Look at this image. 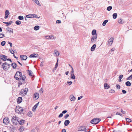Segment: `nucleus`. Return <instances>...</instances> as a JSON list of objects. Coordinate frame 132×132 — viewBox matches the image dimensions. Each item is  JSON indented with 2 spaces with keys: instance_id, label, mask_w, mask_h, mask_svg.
Returning <instances> with one entry per match:
<instances>
[{
  "instance_id": "473e14b6",
  "label": "nucleus",
  "mask_w": 132,
  "mask_h": 132,
  "mask_svg": "<svg viewBox=\"0 0 132 132\" xmlns=\"http://www.w3.org/2000/svg\"><path fill=\"white\" fill-rule=\"evenodd\" d=\"M117 16V13H114L113 14V19H116V18Z\"/></svg>"
},
{
  "instance_id": "4c0bfd02",
  "label": "nucleus",
  "mask_w": 132,
  "mask_h": 132,
  "mask_svg": "<svg viewBox=\"0 0 132 132\" xmlns=\"http://www.w3.org/2000/svg\"><path fill=\"white\" fill-rule=\"evenodd\" d=\"M125 118L127 121V122H130L131 121V120L129 118Z\"/></svg>"
},
{
  "instance_id": "de8ad7c7",
  "label": "nucleus",
  "mask_w": 132,
  "mask_h": 132,
  "mask_svg": "<svg viewBox=\"0 0 132 132\" xmlns=\"http://www.w3.org/2000/svg\"><path fill=\"white\" fill-rule=\"evenodd\" d=\"M67 84H69V86H70L71 85V84H72V82L71 81H67Z\"/></svg>"
},
{
  "instance_id": "37998d69",
  "label": "nucleus",
  "mask_w": 132,
  "mask_h": 132,
  "mask_svg": "<svg viewBox=\"0 0 132 132\" xmlns=\"http://www.w3.org/2000/svg\"><path fill=\"white\" fill-rule=\"evenodd\" d=\"M28 115L29 117H31L32 116V112L30 111L28 113Z\"/></svg>"
},
{
  "instance_id": "2eb2a0df",
  "label": "nucleus",
  "mask_w": 132,
  "mask_h": 132,
  "mask_svg": "<svg viewBox=\"0 0 132 132\" xmlns=\"http://www.w3.org/2000/svg\"><path fill=\"white\" fill-rule=\"evenodd\" d=\"M70 100L72 101H74L76 99L75 97L73 95H71L70 96Z\"/></svg>"
},
{
  "instance_id": "5fc2aeb1",
  "label": "nucleus",
  "mask_w": 132,
  "mask_h": 132,
  "mask_svg": "<svg viewBox=\"0 0 132 132\" xmlns=\"http://www.w3.org/2000/svg\"><path fill=\"white\" fill-rule=\"evenodd\" d=\"M116 87L118 89H120V86L119 85H118V84L116 86Z\"/></svg>"
},
{
  "instance_id": "4d7b16f0",
  "label": "nucleus",
  "mask_w": 132,
  "mask_h": 132,
  "mask_svg": "<svg viewBox=\"0 0 132 132\" xmlns=\"http://www.w3.org/2000/svg\"><path fill=\"white\" fill-rule=\"evenodd\" d=\"M63 116V114L62 113H60L59 116L58 117L59 118L62 117Z\"/></svg>"
},
{
  "instance_id": "6e6d98bb",
  "label": "nucleus",
  "mask_w": 132,
  "mask_h": 132,
  "mask_svg": "<svg viewBox=\"0 0 132 132\" xmlns=\"http://www.w3.org/2000/svg\"><path fill=\"white\" fill-rule=\"evenodd\" d=\"M48 37H49L48 38H50V39H54V37H53V36H49Z\"/></svg>"
},
{
  "instance_id": "ea45409f",
  "label": "nucleus",
  "mask_w": 132,
  "mask_h": 132,
  "mask_svg": "<svg viewBox=\"0 0 132 132\" xmlns=\"http://www.w3.org/2000/svg\"><path fill=\"white\" fill-rule=\"evenodd\" d=\"M58 59L57 58V62L56 63V64L55 67V68H57L58 67Z\"/></svg>"
},
{
  "instance_id": "09e8293b",
  "label": "nucleus",
  "mask_w": 132,
  "mask_h": 132,
  "mask_svg": "<svg viewBox=\"0 0 132 132\" xmlns=\"http://www.w3.org/2000/svg\"><path fill=\"white\" fill-rule=\"evenodd\" d=\"M5 37L4 35L0 34V38H2Z\"/></svg>"
},
{
  "instance_id": "6e6552de",
  "label": "nucleus",
  "mask_w": 132,
  "mask_h": 132,
  "mask_svg": "<svg viewBox=\"0 0 132 132\" xmlns=\"http://www.w3.org/2000/svg\"><path fill=\"white\" fill-rule=\"evenodd\" d=\"M86 128L84 126H80L79 127L78 130L79 131H85V130Z\"/></svg>"
},
{
  "instance_id": "c85d7f7f",
  "label": "nucleus",
  "mask_w": 132,
  "mask_h": 132,
  "mask_svg": "<svg viewBox=\"0 0 132 132\" xmlns=\"http://www.w3.org/2000/svg\"><path fill=\"white\" fill-rule=\"evenodd\" d=\"M28 71H29V75L30 76H32L33 75V72L30 70H28Z\"/></svg>"
},
{
  "instance_id": "8fccbe9b",
  "label": "nucleus",
  "mask_w": 132,
  "mask_h": 132,
  "mask_svg": "<svg viewBox=\"0 0 132 132\" xmlns=\"http://www.w3.org/2000/svg\"><path fill=\"white\" fill-rule=\"evenodd\" d=\"M24 81L23 82H22V80H20V81L18 82V84L20 85H21L23 83H24Z\"/></svg>"
},
{
  "instance_id": "3c124183",
  "label": "nucleus",
  "mask_w": 132,
  "mask_h": 132,
  "mask_svg": "<svg viewBox=\"0 0 132 132\" xmlns=\"http://www.w3.org/2000/svg\"><path fill=\"white\" fill-rule=\"evenodd\" d=\"M33 16H34L33 18H39L40 17H38V16L36 14H33Z\"/></svg>"
},
{
  "instance_id": "393cba45",
  "label": "nucleus",
  "mask_w": 132,
  "mask_h": 132,
  "mask_svg": "<svg viewBox=\"0 0 132 132\" xmlns=\"http://www.w3.org/2000/svg\"><path fill=\"white\" fill-rule=\"evenodd\" d=\"M33 14H29L26 15V17L29 18H33Z\"/></svg>"
},
{
  "instance_id": "f03ea898",
  "label": "nucleus",
  "mask_w": 132,
  "mask_h": 132,
  "mask_svg": "<svg viewBox=\"0 0 132 132\" xmlns=\"http://www.w3.org/2000/svg\"><path fill=\"white\" fill-rule=\"evenodd\" d=\"M18 117L15 116H13L11 119V121L13 123L17 125L19 123V120Z\"/></svg>"
},
{
  "instance_id": "20e7f679",
  "label": "nucleus",
  "mask_w": 132,
  "mask_h": 132,
  "mask_svg": "<svg viewBox=\"0 0 132 132\" xmlns=\"http://www.w3.org/2000/svg\"><path fill=\"white\" fill-rule=\"evenodd\" d=\"M101 121L100 119L94 118L90 121V123L92 124H96L98 123Z\"/></svg>"
},
{
  "instance_id": "4468645a",
  "label": "nucleus",
  "mask_w": 132,
  "mask_h": 132,
  "mask_svg": "<svg viewBox=\"0 0 132 132\" xmlns=\"http://www.w3.org/2000/svg\"><path fill=\"white\" fill-rule=\"evenodd\" d=\"M20 58L21 60H26L27 58V56L25 55H21Z\"/></svg>"
},
{
  "instance_id": "c9c22d12",
  "label": "nucleus",
  "mask_w": 132,
  "mask_h": 132,
  "mask_svg": "<svg viewBox=\"0 0 132 132\" xmlns=\"http://www.w3.org/2000/svg\"><path fill=\"white\" fill-rule=\"evenodd\" d=\"M70 78L73 79H75V77L74 74H71V77Z\"/></svg>"
},
{
  "instance_id": "a878e982",
  "label": "nucleus",
  "mask_w": 132,
  "mask_h": 132,
  "mask_svg": "<svg viewBox=\"0 0 132 132\" xmlns=\"http://www.w3.org/2000/svg\"><path fill=\"white\" fill-rule=\"evenodd\" d=\"M118 22L119 24H122L123 23L124 21L123 19H120L118 20Z\"/></svg>"
},
{
  "instance_id": "bf43d9fd",
  "label": "nucleus",
  "mask_w": 132,
  "mask_h": 132,
  "mask_svg": "<svg viewBox=\"0 0 132 132\" xmlns=\"http://www.w3.org/2000/svg\"><path fill=\"white\" fill-rule=\"evenodd\" d=\"M123 76L122 75H120L119 76V79H121L123 77Z\"/></svg>"
},
{
  "instance_id": "338daca9",
  "label": "nucleus",
  "mask_w": 132,
  "mask_h": 132,
  "mask_svg": "<svg viewBox=\"0 0 132 132\" xmlns=\"http://www.w3.org/2000/svg\"><path fill=\"white\" fill-rule=\"evenodd\" d=\"M116 115L118 114V115H120V116H122V114H121L120 113H119V112H117V113H116Z\"/></svg>"
},
{
  "instance_id": "1a4fd4ad",
  "label": "nucleus",
  "mask_w": 132,
  "mask_h": 132,
  "mask_svg": "<svg viewBox=\"0 0 132 132\" xmlns=\"http://www.w3.org/2000/svg\"><path fill=\"white\" fill-rule=\"evenodd\" d=\"M9 122V119L7 117L5 118L3 120V123L7 125Z\"/></svg>"
},
{
  "instance_id": "bb28decb",
  "label": "nucleus",
  "mask_w": 132,
  "mask_h": 132,
  "mask_svg": "<svg viewBox=\"0 0 132 132\" xmlns=\"http://www.w3.org/2000/svg\"><path fill=\"white\" fill-rule=\"evenodd\" d=\"M25 121V120H21L19 122L20 125H23Z\"/></svg>"
},
{
  "instance_id": "f704fd0d",
  "label": "nucleus",
  "mask_w": 132,
  "mask_h": 132,
  "mask_svg": "<svg viewBox=\"0 0 132 132\" xmlns=\"http://www.w3.org/2000/svg\"><path fill=\"white\" fill-rule=\"evenodd\" d=\"M21 21L19 20H17L15 21V23L17 25H19L21 24Z\"/></svg>"
},
{
  "instance_id": "79ce46f5",
  "label": "nucleus",
  "mask_w": 132,
  "mask_h": 132,
  "mask_svg": "<svg viewBox=\"0 0 132 132\" xmlns=\"http://www.w3.org/2000/svg\"><path fill=\"white\" fill-rule=\"evenodd\" d=\"M112 8V7L111 6H110L108 7L107 8V10L108 11H110Z\"/></svg>"
},
{
  "instance_id": "72a5a7b5",
  "label": "nucleus",
  "mask_w": 132,
  "mask_h": 132,
  "mask_svg": "<svg viewBox=\"0 0 132 132\" xmlns=\"http://www.w3.org/2000/svg\"><path fill=\"white\" fill-rule=\"evenodd\" d=\"M39 28V26H36L34 28V29L35 30H38Z\"/></svg>"
},
{
  "instance_id": "13d9d810",
  "label": "nucleus",
  "mask_w": 132,
  "mask_h": 132,
  "mask_svg": "<svg viewBox=\"0 0 132 132\" xmlns=\"http://www.w3.org/2000/svg\"><path fill=\"white\" fill-rule=\"evenodd\" d=\"M122 92L124 94H126L127 93L126 91L124 90H122Z\"/></svg>"
},
{
  "instance_id": "7ed1b4c3",
  "label": "nucleus",
  "mask_w": 132,
  "mask_h": 132,
  "mask_svg": "<svg viewBox=\"0 0 132 132\" xmlns=\"http://www.w3.org/2000/svg\"><path fill=\"white\" fill-rule=\"evenodd\" d=\"M10 67V64H7L6 62L4 63L2 65V67L3 70L6 71L7 70H8Z\"/></svg>"
},
{
  "instance_id": "c03bdc74",
  "label": "nucleus",
  "mask_w": 132,
  "mask_h": 132,
  "mask_svg": "<svg viewBox=\"0 0 132 132\" xmlns=\"http://www.w3.org/2000/svg\"><path fill=\"white\" fill-rule=\"evenodd\" d=\"M132 79V74L127 78V80H129Z\"/></svg>"
},
{
  "instance_id": "69168bd1",
  "label": "nucleus",
  "mask_w": 132,
  "mask_h": 132,
  "mask_svg": "<svg viewBox=\"0 0 132 132\" xmlns=\"http://www.w3.org/2000/svg\"><path fill=\"white\" fill-rule=\"evenodd\" d=\"M121 112L123 114H125V113L126 112H125L123 111V110L122 109H121Z\"/></svg>"
},
{
  "instance_id": "b1692460",
  "label": "nucleus",
  "mask_w": 132,
  "mask_h": 132,
  "mask_svg": "<svg viewBox=\"0 0 132 132\" xmlns=\"http://www.w3.org/2000/svg\"><path fill=\"white\" fill-rule=\"evenodd\" d=\"M6 29L8 31L10 32H12V33H13V29H12L10 28L9 27H8L7 28H6Z\"/></svg>"
},
{
  "instance_id": "49530a36",
  "label": "nucleus",
  "mask_w": 132,
  "mask_h": 132,
  "mask_svg": "<svg viewBox=\"0 0 132 132\" xmlns=\"http://www.w3.org/2000/svg\"><path fill=\"white\" fill-rule=\"evenodd\" d=\"M5 43H6V42H5V41H3L2 42H1V45L2 46H3L5 45Z\"/></svg>"
},
{
  "instance_id": "a19ab883",
  "label": "nucleus",
  "mask_w": 132,
  "mask_h": 132,
  "mask_svg": "<svg viewBox=\"0 0 132 132\" xmlns=\"http://www.w3.org/2000/svg\"><path fill=\"white\" fill-rule=\"evenodd\" d=\"M18 19L20 20H23L24 18L22 16L20 15L18 17Z\"/></svg>"
},
{
  "instance_id": "ddd939ff",
  "label": "nucleus",
  "mask_w": 132,
  "mask_h": 132,
  "mask_svg": "<svg viewBox=\"0 0 132 132\" xmlns=\"http://www.w3.org/2000/svg\"><path fill=\"white\" fill-rule=\"evenodd\" d=\"M39 55L38 54H32L30 55L29 56L30 57H38Z\"/></svg>"
},
{
  "instance_id": "5701e85b",
  "label": "nucleus",
  "mask_w": 132,
  "mask_h": 132,
  "mask_svg": "<svg viewBox=\"0 0 132 132\" xmlns=\"http://www.w3.org/2000/svg\"><path fill=\"white\" fill-rule=\"evenodd\" d=\"M54 54H56V56H58L60 54L59 52V51H57V50H55L54 51V53H53Z\"/></svg>"
},
{
  "instance_id": "f8f14e48",
  "label": "nucleus",
  "mask_w": 132,
  "mask_h": 132,
  "mask_svg": "<svg viewBox=\"0 0 132 132\" xmlns=\"http://www.w3.org/2000/svg\"><path fill=\"white\" fill-rule=\"evenodd\" d=\"M10 14V13L8 10H6L5 11L4 18L6 19L7 18L9 15Z\"/></svg>"
},
{
  "instance_id": "cd10ccee",
  "label": "nucleus",
  "mask_w": 132,
  "mask_h": 132,
  "mask_svg": "<svg viewBox=\"0 0 132 132\" xmlns=\"http://www.w3.org/2000/svg\"><path fill=\"white\" fill-rule=\"evenodd\" d=\"M126 85L127 86H130L131 85V83L129 81H127L125 83Z\"/></svg>"
},
{
  "instance_id": "39448f33",
  "label": "nucleus",
  "mask_w": 132,
  "mask_h": 132,
  "mask_svg": "<svg viewBox=\"0 0 132 132\" xmlns=\"http://www.w3.org/2000/svg\"><path fill=\"white\" fill-rule=\"evenodd\" d=\"M28 91V88H25L24 89H21L20 92V94H21L23 96H24L27 94Z\"/></svg>"
},
{
  "instance_id": "052dcab7",
  "label": "nucleus",
  "mask_w": 132,
  "mask_h": 132,
  "mask_svg": "<svg viewBox=\"0 0 132 132\" xmlns=\"http://www.w3.org/2000/svg\"><path fill=\"white\" fill-rule=\"evenodd\" d=\"M56 23H61V20H57L56 21Z\"/></svg>"
},
{
  "instance_id": "680f3d73",
  "label": "nucleus",
  "mask_w": 132,
  "mask_h": 132,
  "mask_svg": "<svg viewBox=\"0 0 132 132\" xmlns=\"http://www.w3.org/2000/svg\"><path fill=\"white\" fill-rule=\"evenodd\" d=\"M10 52L12 54H14V51H13L12 50H10Z\"/></svg>"
},
{
  "instance_id": "58836bf2",
  "label": "nucleus",
  "mask_w": 132,
  "mask_h": 132,
  "mask_svg": "<svg viewBox=\"0 0 132 132\" xmlns=\"http://www.w3.org/2000/svg\"><path fill=\"white\" fill-rule=\"evenodd\" d=\"M7 23L6 25V26H7L9 25H10L11 23H12L13 22L12 21H10L9 22H7Z\"/></svg>"
},
{
  "instance_id": "e2e57ef3",
  "label": "nucleus",
  "mask_w": 132,
  "mask_h": 132,
  "mask_svg": "<svg viewBox=\"0 0 132 132\" xmlns=\"http://www.w3.org/2000/svg\"><path fill=\"white\" fill-rule=\"evenodd\" d=\"M67 112V111L66 110H64L62 111V114H65Z\"/></svg>"
},
{
  "instance_id": "0eeeda50",
  "label": "nucleus",
  "mask_w": 132,
  "mask_h": 132,
  "mask_svg": "<svg viewBox=\"0 0 132 132\" xmlns=\"http://www.w3.org/2000/svg\"><path fill=\"white\" fill-rule=\"evenodd\" d=\"M23 110L22 108H19L18 109H15V112L16 113H21L23 112Z\"/></svg>"
},
{
  "instance_id": "9b49d317",
  "label": "nucleus",
  "mask_w": 132,
  "mask_h": 132,
  "mask_svg": "<svg viewBox=\"0 0 132 132\" xmlns=\"http://www.w3.org/2000/svg\"><path fill=\"white\" fill-rule=\"evenodd\" d=\"M113 37H111L109 40L108 41V45L109 46H110L112 44L113 42Z\"/></svg>"
},
{
  "instance_id": "2f4dec72",
  "label": "nucleus",
  "mask_w": 132,
  "mask_h": 132,
  "mask_svg": "<svg viewBox=\"0 0 132 132\" xmlns=\"http://www.w3.org/2000/svg\"><path fill=\"white\" fill-rule=\"evenodd\" d=\"M34 1L35 3L39 6H40L41 5L40 4L39 1L38 0H35Z\"/></svg>"
},
{
  "instance_id": "aec40b11",
  "label": "nucleus",
  "mask_w": 132,
  "mask_h": 132,
  "mask_svg": "<svg viewBox=\"0 0 132 132\" xmlns=\"http://www.w3.org/2000/svg\"><path fill=\"white\" fill-rule=\"evenodd\" d=\"M104 88L106 89H107L110 87V86L108 85L107 84L105 83L104 84Z\"/></svg>"
},
{
  "instance_id": "a18cd8bd",
  "label": "nucleus",
  "mask_w": 132,
  "mask_h": 132,
  "mask_svg": "<svg viewBox=\"0 0 132 132\" xmlns=\"http://www.w3.org/2000/svg\"><path fill=\"white\" fill-rule=\"evenodd\" d=\"M115 92V91L114 90L111 89L109 91V93H114Z\"/></svg>"
},
{
  "instance_id": "0e129e2a",
  "label": "nucleus",
  "mask_w": 132,
  "mask_h": 132,
  "mask_svg": "<svg viewBox=\"0 0 132 132\" xmlns=\"http://www.w3.org/2000/svg\"><path fill=\"white\" fill-rule=\"evenodd\" d=\"M44 62L43 61H42L41 62V64L40 65V66L41 67H42L43 65Z\"/></svg>"
},
{
  "instance_id": "7c9ffc66",
  "label": "nucleus",
  "mask_w": 132,
  "mask_h": 132,
  "mask_svg": "<svg viewBox=\"0 0 132 132\" xmlns=\"http://www.w3.org/2000/svg\"><path fill=\"white\" fill-rule=\"evenodd\" d=\"M92 36H94V35H97L96 34V30L95 29L93 30L92 31Z\"/></svg>"
},
{
  "instance_id": "423d86ee",
  "label": "nucleus",
  "mask_w": 132,
  "mask_h": 132,
  "mask_svg": "<svg viewBox=\"0 0 132 132\" xmlns=\"http://www.w3.org/2000/svg\"><path fill=\"white\" fill-rule=\"evenodd\" d=\"M97 38V35H94V36H92L91 39V42L92 43H94L96 40Z\"/></svg>"
},
{
  "instance_id": "c756f323",
  "label": "nucleus",
  "mask_w": 132,
  "mask_h": 132,
  "mask_svg": "<svg viewBox=\"0 0 132 132\" xmlns=\"http://www.w3.org/2000/svg\"><path fill=\"white\" fill-rule=\"evenodd\" d=\"M108 22V20H104L103 21V22L102 23V25H103V26H105L106 25V23Z\"/></svg>"
},
{
  "instance_id": "6ab92c4d",
  "label": "nucleus",
  "mask_w": 132,
  "mask_h": 132,
  "mask_svg": "<svg viewBox=\"0 0 132 132\" xmlns=\"http://www.w3.org/2000/svg\"><path fill=\"white\" fill-rule=\"evenodd\" d=\"M22 101V98L21 97H19L17 99V102L18 103H20Z\"/></svg>"
},
{
  "instance_id": "dca6fc26",
  "label": "nucleus",
  "mask_w": 132,
  "mask_h": 132,
  "mask_svg": "<svg viewBox=\"0 0 132 132\" xmlns=\"http://www.w3.org/2000/svg\"><path fill=\"white\" fill-rule=\"evenodd\" d=\"M39 102H38V103H36L32 109V111H35V110L36 109L38 105Z\"/></svg>"
},
{
  "instance_id": "864d4df0",
  "label": "nucleus",
  "mask_w": 132,
  "mask_h": 132,
  "mask_svg": "<svg viewBox=\"0 0 132 132\" xmlns=\"http://www.w3.org/2000/svg\"><path fill=\"white\" fill-rule=\"evenodd\" d=\"M69 116L68 114H66L65 116H64V118L65 119H67V118Z\"/></svg>"
},
{
  "instance_id": "4be33fe9",
  "label": "nucleus",
  "mask_w": 132,
  "mask_h": 132,
  "mask_svg": "<svg viewBox=\"0 0 132 132\" xmlns=\"http://www.w3.org/2000/svg\"><path fill=\"white\" fill-rule=\"evenodd\" d=\"M70 122V121L68 120H67L65 121L64 122V125L66 126H67L68 125L69 123Z\"/></svg>"
},
{
  "instance_id": "412c9836",
  "label": "nucleus",
  "mask_w": 132,
  "mask_h": 132,
  "mask_svg": "<svg viewBox=\"0 0 132 132\" xmlns=\"http://www.w3.org/2000/svg\"><path fill=\"white\" fill-rule=\"evenodd\" d=\"M11 66H12L13 68L15 69L17 67V64L15 63H13L11 64Z\"/></svg>"
},
{
  "instance_id": "774afa93",
  "label": "nucleus",
  "mask_w": 132,
  "mask_h": 132,
  "mask_svg": "<svg viewBox=\"0 0 132 132\" xmlns=\"http://www.w3.org/2000/svg\"><path fill=\"white\" fill-rule=\"evenodd\" d=\"M8 43L10 44V46L11 47H12V43L10 42H8Z\"/></svg>"
},
{
  "instance_id": "9d476101",
  "label": "nucleus",
  "mask_w": 132,
  "mask_h": 132,
  "mask_svg": "<svg viewBox=\"0 0 132 132\" xmlns=\"http://www.w3.org/2000/svg\"><path fill=\"white\" fill-rule=\"evenodd\" d=\"M0 59L2 60L5 61L6 60L7 57L5 55H1L0 56Z\"/></svg>"
},
{
  "instance_id": "e433bc0d",
  "label": "nucleus",
  "mask_w": 132,
  "mask_h": 132,
  "mask_svg": "<svg viewBox=\"0 0 132 132\" xmlns=\"http://www.w3.org/2000/svg\"><path fill=\"white\" fill-rule=\"evenodd\" d=\"M24 127L23 126H21L20 129V131L21 132L23 131L24 129Z\"/></svg>"
},
{
  "instance_id": "f257e3e1",
  "label": "nucleus",
  "mask_w": 132,
  "mask_h": 132,
  "mask_svg": "<svg viewBox=\"0 0 132 132\" xmlns=\"http://www.w3.org/2000/svg\"><path fill=\"white\" fill-rule=\"evenodd\" d=\"M14 78L17 80H22V82H23L25 81L26 77L24 75L22 76L21 72L18 71L15 74L14 76Z\"/></svg>"
},
{
  "instance_id": "603ef678",
  "label": "nucleus",
  "mask_w": 132,
  "mask_h": 132,
  "mask_svg": "<svg viewBox=\"0 0 132 132\" xmlns=\"http://www.w3.org/2000/svg\"><path fill=\"white\" fill-rule=\"evenodd\" d=\"M72 70L71 72V74H74V70L73 68L71 67Z\"/></svg>"
},
{
  "instance_id": "f3484780",
  "label": "nucleus",
  "mask_w": 132,
  "mask_h": 132,
  "mask_svg": "<svg viewBox=\"0 0 132 132\" xmlns=\"http://www.w3.org/2000/svg\"><path fill=\"white\" fill-rule=\"evenodd\" d=\"M39 94L37 93H35L34 95V98L37 99L39 97Z\"/></svg>"
},
{
  "instance_id": "a211bd4d",
  "label": "nucleus",
  "mask_w": 132,
  "mask_h": 132,
  "mask_svg": "<svg viewBox=\"0 0 132 132\" xmlns=\"http://www.w3.org/2000/svg\"><path fill=\"white\" fill-rule=\"evenodd\" d=\"M96 47V45L95 44H94L91 47V51H94L95 48Z\"/></svg>"
}]
</instances>
